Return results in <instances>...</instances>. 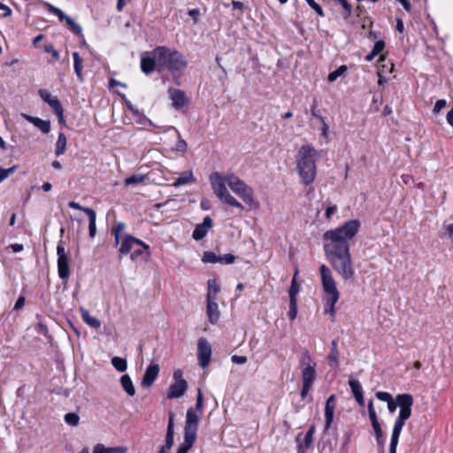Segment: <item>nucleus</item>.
I'll return each instance as SVG.
<instances>
[{"label":"nucleus","instance_id":"obj_40","mask_svg":"<svg viewBox=\"0 0 453 453\" xmlns=\"http://www.w3.org/2000/svg\"><path fill=\"white\" fill-rule=\"evenodd\" d=\"M176 132L178 134V141L175 144L174 150L176 151L185 153L188 149V144L186 141L181 138L180 132L178 130H176Z\"/></svg>","mask_w":453,"mask_h":453},{"label":"nucleus","instance_id":"obj_59","mask_svg":"<svg viewBox=\"0 0 453 453\" xmlns=\"http://www.w3.org/2000/svg\"><path fill=\"white\" fill-rule=\"evenodd\" d=\"M202 408H203V395H202L201 390L198 389L196 409V411L201 412L202 411Z\"/></svg>","mask_w":453,"mask_h":453},{"label":"nucleus","instance_id":"obj_14","mask_svg":"<svg viewBox=\"0 0 453 453\" xmlns=\"http://www.w3.org/2000/svg\"><path fill=\"white\" fill-rule=\"evenodd\" d=\"M173 413H170L168 419V426L165 435V444L162 446L158 453H169V450L173 445L174 429H173Z\"/></svg>","mask_w":453,"mask_h":453},{"label":"nucleus","instance_id":"obj_56","mask_svg":"<svg viewBox=\"0 0 453 453\" xmlns=\"http://www.w3.org/2000/svg\"><path fill=\"white\" fill-rule=\"evenodd\" d=\"M68 206L72 209H75V210H79V211H82L83 212L86 213V211L87 210H92L91 208H88V207H83L81 206L80 203L74 202V201H71L68 203Z\"/></svg>","mask_w":453,"mask_h":453},{"label":"nucleus","instance_id":"obj_42","mask_svg":"<svg viewBox=\"0 0 453 453\" xmlns=\"http://www.w3.org/2000/svg\"><path fill=\"white\" fill-rule=\"evenodd\" d=\"M144 177L145 176L142 175V174H133L132 176H130L125 180V184L127 186H130V185H135V184L141 183L143 181Z\"/></svg>","mask_w":453,"mask_h":453},{"label":"nucleus","instance_id":"obj_1","mask_svg":"<svg viewBox=\"0 0 453 453\" xmlns=\"http://www.w3.org/2000/svg\"><path fill=\"white\" fill-rule=\"evenodd\" d=\"M360 221L351 219L342 226L328 230L323 234V248L334 270L344 280L354 276L349 241L358 232Z\"/></svg>","mask_w":453,"mask_h":453},{"label":"nucleus","instance_id":"obj_21","mask_svg":"<svg viewBox=\"0 0 453 453\" xmlns=\"http://www.w3.org/2000/svg\"><path fill=\"white\" fill-rule=\"evenodd\" d=\"M151 57L144 56L141 58V69L145 74L151 73L157 66V58L154 54Z\"/></svg>","mask_w":453,"mask_h":453},{"label":"nucleus","instance_id":"obj_64","mask_svg":"<svg viewBox=\"0 0 453 453\" xmlns=\"http://www.w3.org/2000/svg\"><path fill=\"white\" fill-rule=\"evenodd\" d=\"M125 228L124 223H118L111 230L112 234L117 233L119 235L120 234V232L123 231Z\"/></svg>","mask_w":453,"mask_h":453},{"label":"nucleus","instance_id":"obj_41","mask_svg":"<svg viewBox=\"0 0 453 453\" xmlns=\"http://www.w3.org/2000/svg\"><path fill=\"white\" fill-rule=\"evenodd\" d=\"M80 418L74 412H68L65 415V421L72 426H75L79 424Z\"/></svg>","mask_w":453,"mask_h":453},{"label":"nucleus","instance_id":"obj_45","mask_svg":"<svg viewBox=\"0 0 453 453\" xmlns=\"http://www.w3.org/2000/svg\"><path fill=\"white\" fill-rule=\"evenodd\" d=\"M55 113L64 110L62 104L57 96H54L48 104Z\"/></svg>","mask_w":453,"mask_h":453},{"label":"nucleus","instance_id":"obj_16","mask_svg":"<svg viewBox=\"0 0 453 453\" xmlns=\"http://www.w3.org/2000/svg\"><path fill=\"white\" fill-rule=\"evenodd\" d=\"M159 370L160 368L157 364L150 365L142 377V385L145 388H150L157 378Z\"/></svg>","mask_w":453,"mask_h":453},{"label":"nucleus","instance_id":"obj_27","mask_svg":"<svg viewBox=\"0 0 453 453\" xmlns=\"http://www.w3.org/2000/svg\"><path fill=\"white\" fill-rule=\"evenodd\" d=\"M73 58L74 72L77 75V78L80 81H83V75H82V69H83L82 61L83 60L78 52L73 53Z\"/></svg>","mask_w":453,"mask_h":453},{"label":"nucleus","instance_id":"obj_62","mask_svg":"<svg viewBox=\"0 0 453 453\" xmlns=\"http://www.w3.org/2000/svg\"><path fill=\"white\" fill-rule=\"evenodd\" d=\"M24 304H25V297L24 296H19L14 305V310H20L24 307Z\"/></svg>","mask_w":453,"mask_h":453},{"label":"nucleus","instance_id":"obj_37","mask_svg":"<svg viewBox=\"0 0 453 453\" xmlns=\"http://www.w3.org/2000/svg\"><path fill=\"white\" fill-rule=\"evenodd\" d=\"M203 263H219V256L216 255L213 251H204L202 257Z\"/></svg>","mask_w":453,"mask_h":453},{"label":"nucleus","instance_id":"obj_32","mask_svg":"<svg viewBox=\"0 0 453 453\" xmlns=\"http://www.w3.org/2000/svg\"><path fill=\"white\" fill-rule=\"evenodd\" d=\"M111 365L114 366V368L120 372H123L127 368V363L125 358L119 357H113L111 358Z\"/></svg>","mask_w":453,"mask_h":453},{"label":"nucleus","instance_id":"obj_49","mask_svg":"<svg viewBox=\"0 0 453 453\" xmlns=\"http://www.w3.org/2000/svg\"><path fill=\"white\" fill-rule=\"evenodd\" d=\"M38 94L41 98L47 104L54 97L47 89H39Z\"/></svg>","mask_w":453,"mask_h":453},{"label":"nucleus","instance_id":"obj_29","mask_svg":"<svg viewBox=\"0 0 453 453\" xmlns=\"http://www.w3.org/2000/svg\"><path fill=\"white\" fill-rule=\"evenodd\" d=\"M66 149V136L64 133H59L58 141L56 143L55 154L59 157L63 155Z\"/></svg>","mask_w":453,"mask_h":453},{"label":"nucleus","instance_id":"obj_15","mask_svg":"<svg viewBox=\"0 0 453 453\" xmlns=\"http://www.w3.org/2000/svg\"><path fill=\"white\" fill-rule=\"evenodd\" d=\"M212 226V219L210 216H206L203 218V220L201 224L196 225L195 227L192 237L196 241L202 240L208 233L209 229Z\"/></svg>","mask_w":453,"mask_h":453},{"label":"nucleus","instance_id":"obj_63","mask_svg":"<svg viewBox=\"0 0 453 453\" xmlns=\"http://www.w3.org/2000/svg\"><path fill=\"white\" fill-rule=\"evenodd\" d=\"M54 15L58 16L60 21H66V19L69 18V16L65 15L59 8L54 13Z\"/></svg>","mask_w":453,"mask_h":453},{"label":"nucleus","instance_id":"obj_39","mask_svg":"<svg viewBox=\"0 0 453 453\" xmlns=\"http://www.w3.org/2000/svg\"><path fill=\"white\" fill-rule=\"evenodd\" d=\"M195 440L184 437V442L179 448L176 453H188V451L192 448L195 443Z\"/></svg>","mask_w":453,"mask_h":453},{"label":"nucleus","instance_id":"obj_11","mask_svg":"<svg viewBox=\"0 0 453 453\" xmlns=\"http://www.w3.org/2000/svg\"><path fill=\"white\" fill-rule=\"evenodd\" d=\"M211 347L204 338H200L197 342V358L202 368H206L211 361Z\"/></svg>","mask_w":453,"mask_h":453},{"label":"nucleus","instance_id":"obj_34","mask_svg":"<svg viewBox=\"0 0 453 453\" xmlns=\"http://www.w3.org/2000/svg\"><path fill=\"white\" fill-rule=\"evenodd\" d=\"M208 285V293L207 297H215V296L219 292V286L216 280L210 279L207 282Z\"/></svg>","mask_w":453,"mask_h":453},{"label":"nucleus","instance_id":"obj_10","mask_svg":"<svg viewBox=\"0 0 453 453\" xmlns=\"http://www.w3.org/2000/svg\"><path fill=\"white\" fill-rule=\"evenodd\" d=\"M199 417L193 409H188L186 415V422L184 427V437L188 439H196V431L198 428Z\"/></svg>","mask_w":453,"mask_h":453},{"label":"nucleus","instance_id":"obj_53","mask_svg":"<svg viewBox=\"0 0 453 453\" xmlns=\"http://www.w3.org/2000/svg\"><path fill=\"white\" fill-rule=\"evenodd\" d=\"M311 115L315 118H317L318 119H319L321 122H324V117H322L320 114H319V111L317 110V102L314 101L313 102V104L311 108Z\"/></svg>","mask_w":453,"mask_h":453},{"label":"nucleus","instance_id":"obj_51","mask_svg":"<svg viewBox=\"0 0 453 453\" xmlns=\"http://www.w3.org/2000/svg\"><path fill=\"white\" fill-rule=\"evenodd\" d=\"M367 408H368V414H369L370 420L372 421V420L378 419L376 411H375L374 407H373L372 400H371L368 403Z\"/></svg>","mask_w":453,"mask_h":453},{"label":"nucleus","instance_id":"obj_24","mask_svg":"<svg viewBox=\"0 0 453 453\" xmlns=\"http://www.w3.org/2000/svg\"><path fill=\"white\" fill-rule=\"evenodd\" d=\"M138 248L134 249L133 252L131 253V259L133 261H137L139 259L141 260H146V258L150 256V247L146 243L143 242V245H137Z\"/></svg>","mask_w":453,"mask_h":453},{"label":"nucleus","instance_id":"obj_3","mask_svg":"<svg viewBox=\"0 0 453 453\" xmlns=\"http://www.w3.org/2000/svg\"><path fill=\"white\" fill-rule=\"evenodd\" d=\"M317 156V150L310 145L302 146L298 151L296 168L303 183L305 185L312 183L315 180Z\"/></svg>","mask_w":453,"mask_h":453},{"label":"nucleus","instance_id":"obj_22","mask_svg":"<svg viewBox=\"0 0 453 453\" xmlns=\"http://www.w3.org/2000/svg\"><path fill=\"white\" fill-rule=\"evenodd\" d=\"M315 432L314 426H311L309 430L306 432L303 441L300 440V436L297 437L296 441L298 442V453H303V449H309L313 442V434Z\"/></svg>","mask_w":453,"mask_h":453},{"label":"nucleus","instance_id":"obj_5","mask_svg":"<svg viewBox=\"0 0 453 453\" xmlns=\"http://www.w3.org/2000/svg\"><path fill=\"white\" fill-rule=\"evenodd\" d=\"M210 181L214 194L222 203L241 210L244 209L243 205L227 191L228 174L223 176L219 172H213L210 175Z\"/></svg>","mask_w":453,"mask_h":453},{"label":"nucleus","instance_id":"obj_4","mask_svg":"<svg viewBox=\"0 0 453 453\" xmlns=\"http://www.w3.org/2000/svg\"><path fill=\"white\" fill-rule=\"evenodd\" d=\"M157 58L158 69H167L172 73L181 72L188 66V61L182 53L165 46H157L152 51Z\"/></svg>","mask_w":453,"mask_h":453},{"label":"nucleus","instance_id":"obj_6","mask_svg":"<svg viewBox=\"0 0 453 453\" xmlns=\"http://www.w3.org/2000/svg\"><path fill=\"white\" fill-rule=\"evenodd\" d=\"M228 187L252 210L259 207V203L254 198V190L242 180L233 173L228 174Z\"/></svg>","mask_w":453,"mask_h":453},{"label":"nucleus","instance_id":"obj_57","mask_svg":"<svg viewBox=\"0 0 453 453\" xmlns=\"http://www.w3.org/2000/svg\"><path fill=\"white\" fill-rule=\"evenodd\" d=\"M231 360L234 364L242 365L247 362V357L245 356L234 355L232 356Z\"/></svg>","mask_w":453,"mask_h":453},{"label":"nucleus","instance_id":"obj_44","mask_svg":"<svg viewBox=\"0 0 453 453\" xmlns=\"http://www.w3.org/2000/svg\"><path fill=\"white\" fill-rule=\"evenodd\" d=\"M310 7L320 17H324V11L322 7L317 4L314 0H305Z\"/></svg>","mask_w":453,"mask_h":453},{"label":"nucleus","instance_id":"obj_46","mask_svg":"<svg viewBox=\"0 0 453 453\" xmlns=\"http://www.w3.org/2000/svg\"><path fill=\"white\" fill-rule=\"evenodd\" d=\"M15 169L16 166H12L7 169L0 167V182L8 178L10 174L13 173Z\"/></svg>","mask_w":453,"mask_h":453},{"label":"nucleus","instance_id":"obj_20","mask_svg":"<svg viewBox=\"0 0 453 453\" xmlns=\"http://www.w3.org/2000/svg\"><path fill=\"white\" fill-rule=\"evenodd\" d=\"M334 402H335L334 395H330L326 402V406H325V419H326L325 428L326 429H328L330 427V426L333 422V419H334Z\"/></svg>","mask_w":453,"mask_h":453},{"label":"nucleus","instance_id":"obj_26","mask_svg":"<svg viewBox=\"0 0 453 453\" xmlns=\"http://www.w3.org/2000/svg\"><path fill=\"white\" fill-rule=\"evenodd\" d=\"M120 383H121L123 389L126 391V393L128 395H130V396L134 395L135 388L134 387V384H133L132 380L129 375H127V374L122 375L120 378Z\"/></svg>","mask_w":453,"mask_h":453},{"label":"nucleus","instance_id":"obj_61","mask_svg":"<svg viewBox=\"0 0 453 453\" xmlns=\"http://www.w3.org/2000/svg\"><path fill=\"white\" fill-rule=\"evenodd\" d=\"M388 403V411L390 413H393L395 411L396 408H397V403H396V399H391L389 402L387 403Z\"/></svg>","mask_w":453,"mask_h":453},{"label":"nucleus","instance_id":"obj_60","mask_svg":"<svg viewBox=\"0 0 453 453\" xmlns=\"http://www.w3.org/2000/svg\"><path fill=\"white\" fill-rule=\"evenodd\" d=\"M208 319L211 324L214 325L217 324L219 320V314L220 313H207Z\"/></svg>","mask_w":453,"mask_h":453},{"label":"nucleus","instance_id":"obj_18","mask_svg":"<svg viewBox=\"0 0 453 453\" xmlns=\"http://www.w3.org/2000/svg\"><path fill=\"white\" fill-rule=\"evenodd\" d=\"M22 118L39 128L43 134H49L50 131V121L44 120L38 117H34L27 113H21Z\"/></svg>","mask_w":453,"mask_h":453},{"label":"nucleus","instance_id":"obj_54","mask_svg":"<svg viewBox=\"0 0 453 453\" xmlns=\"http://www.w3.org/2000/svg\"><path fill=\"white\" fill-rule=\"evenodd\" d=\"M446 106V101L444 99L437 100L434 106V112L438 113Z\"/></svg>","mask_w":453,"mask_h":453},{"label":"nucleus","instance_id":"obj_7","mask_svg":"<svg viewBox=\"0 0 453 453\" xmlns=\"http://www.w3.org/2000/svg\"><path fill=\"white\" fill-rule=\"evenodd\" d=\"M319 272L323 289L325 293L328 296V311H334V304L339 299V292L336 288L335 280L333 277L331 270L326 265H320Z\"/></svg>","mask_w":453,"mask_h":453},{"label":"nucleus","instance_id":"obj_25","mask_svg":"<svg viewBox=\"0 0 453 453\" xmlns=\"http://www.w3.org/2000/svg\"><path fill=\"white\" fill-rule=\"evenodd\" d=\"M195 181L196 179L193 175V173L191 171H186L182 173L181 175L174 180L173 186L177 188L186 185L188 183H193Z\"/></svg>","mask_w":453,"mask_h":453},{"label":"nucleus","instance_id":"obj_2","mask_svg":"<svg viewBox=\"0 0 453 453\" xmlns=\"http://www.w3.org/2000/svg\"><path fill=\"white\" fill-rule=\"evenodd\" d=\"M399 414L395 420L390 444L389 453H396V448L403 427L407 419L411 416V407L413 405V397L410 394H399L395 396Z\"/></svg>","mask_w":453,"mask_h":453},{"label":"nucleus","instance_id":"obj_23","mask_svg":"<svg viewBox=\"0 0 453 453\" xmlns=\"http://www.w3.org/2000/svg\"><path fill=\"white\" fill-rule=\"evenodd\" d=\"M127 448L125 446L106 447L102 443H97L93 448V453H127Z\"/></svg>","mask_w":453,"mask_h":453},{"label":"nucleus","instance_id":"obj_30","mask_svg":"<svg viewBox=\"0 0 453 453\" xmlns=\"http://www.w3.org/2000/svg\"><path fill=\"white\" fill-rule=\"evenodd\" d=\"M340 353L337 349V341H332L331 351L327 357L328 361L336 367L339 365Z\"/></svg>","mask_w":453,"mask_h":453},{"label":"nucleus","instance_id":"obj_8","mask_svg":"<svg viewBox=\"0 0 453 453\" xmlns=\"http://www.w3.org/2000/svg\"><path fill=\"white\" fill-rule=\"evenodd\" d=\"M302 382L303 385L312 386L316 380V363L312 361L311 357L308 353L305 354L302 360Z\"/></svg>","mask_w":453,"mask_h":453},{"label":"nucleus","instance_id":"obj_43","mask_svg":"<svg viewBox=\"0 0 453 453\" xmlns=\"http://www.w3.org/2000/svg\"><path fill=\"white\" fill-rule=\"evenodd\" d=\"M334 2L341 4L342 6V8L344 9L345 12H344L342 17L344 19L349 18L351 15V12H352V7H351L350 4H349V2L347 0H334Z\"/></svg>","mask_w":453,"mask_h":453},{"label":"nucleus","instance_id":"obj_52","mask_svg":"<svg viewBox=\"0 0 453 453\" xmlns=\"http://www.w3.org/2000/svg\"><path fill=\"white\" fill-rule=\"evenodd\" d=\"M213 299L214 297H207V311H217L218 304Z\"/></svg>","mask_w":453,"mask_h":453},{"label":"nucleus","instance_id":"obj_12","mask_svg":"<svg viewBox=\"0 0 453 453\" xmlns=\"http://www.w3.org/2000/svg\"><path fill=\"white\" fill-rule=\"evenodd\" d=\"M170 98L172 100V105L174 109L180 110L188 103V98L183 90L170 88L168 89Z\"/></svg>","mask_w":453,"mask_h":453},{"label":"nucleus","instance_id":"obj_9","mask_svg":"<svg viewBox=\"0 0 453 453\" xmlns=\"http://www.w3.org/2000/svg\"><path fill=\"white\" fill-rule=\"evenodd\" d=\"M57 254L58 276L62 280L66 281L70 276L69 259L62 241L58 244Z\"/></svg>","mask_w":453,"mask_h":453},{"label":"nucleus","instance_id":"obj_31","mask_svg":"<svg viewBox=\"0 0 453 453\" xmlns=\"http://www.w3.org/2000/svg\"><path fill=\"white\" fill-rule=\"evenodd\" d=\"M371 423H372V426L374 430L377 443L379 445H383V443H384L383 433H382V429H381L379 420L378 419L372 420Z\"/></svg>","mask_w":453,"mask_h":453},{"label":"nucleus","instance_id":"obj_36","mask_svg":"<svg viewBox=\"0 0 453 453\" xmlns=\"http://www.w3.org/2000/svg\"><path fill=\"white\" fill-rule=\"evenodd\" d=\"M66 25L69 27V29L75 35L82 37V28L77 24L71 17H69L66 21Z\"/></svg>","mask_w":453,"mask_h":453},{"label":"nucleus","instance_id":"obj_55","mask_svg":"<svg viewBox=\"0 0 453 453\" xmlns=\"http://www.w3.org/2000/svg\"><path fill=\"white\" fill-rule=\"evenodd\" d=\"M381 104V101H380L376 95L372 96V102L371 104L370 109L372 111H378L380 109V105Z\"/></svg>","mask_w":453,"mask_h":453},{"label":"nucleus","instance_id":"obj_50","mask_svg":"<svg viewBox=\"0 0 453 453\" xmlns=\"http://www.w3.org/2000/svg\"><path fill=\"white\" fill-rule=\"evenodd\" d=\"M376 397L380 400V401H383V402H389L393 397L392 395L388 393V392H382V391H378L376 393Z\"/></svg>","mask_w":453,"mask_h":453},{"label":"nucleus","instance_id":"obj_58","mask_svg":"<svg viewBox=\"0 0 453 453\" xmlns=\"http://www.w3.org/2000/svg\"><path fill=\"white\" fill-rule=\"evenodd\" d=\"M45 50L49 53H51L52 54V57L56 59V60H59V53L58 51H57L55 49H54V46L52 44L50 45H48L45 47Z\"/></svg>","mask_w":453,"mask_h":453},{"label":"nucleus","instance_id":"obj_35","mask_svg":"<svg viewBox=\"0 0 453 453\" xmlns=\"http://www.w3.org/2000/svg\"><path fill=\"white\" fill-rule=\"evenodd\" d=\"M81 315L83 321L87 323L88 326L96 329L100 327V321L96 318L91 316L90 313H81Z\"/></svg>","mask_w":453,"mask_h":453},{"label":"nucleus","instance_id":"obj_48","mask_svg":"<svg viewBox=\"0 0 453 453\" xmlns=\"http://www.w3.org/2000/svg\"><path fill=\"white\" fill-rule=\"evenodd\" d=\"M385 49V42L382 41V40H379L377 41L374 45H373V48L372 50V51L373 52V54H375L376 56L379 55L383 50Z\"/></svg>","mask_w":453,"mask_h":453},{"label":"nucleus","instance_id":"obj_13","mask_svg":"<svg viewBox=\"0 0 453 453\" xmlns=\"http://www.w3.org/2000/svg\"><path fill=\"white\" fill-rule=\"evenodd\" d=\"M136 245H143V242L138 238L132 236L131 234H127L120 244L119 247V254L127 255L128 253H132Z\"/></svg>","mask_w":453,"mask_h":453},{"label":"nucleus","instance_id":"obj_38","mask_svg":"<svg viewBox=\"0 0 453 453\" xmlns=\"http://www.w3.org/2000/svg\"><path fill=\"white\" fill-rule=\"evenodd\" d=\"M349 385L354 396L363 393L362 386L357 380H349Z\"/></svg>","mask_w":453,"mask_h":453},{"label":"nucleus","instance_id":"obj_17","mask_svg":"<svg viewBox=\"0 0 453 453\" xmlns=\"http://www.w3.org/2000/svg\"><path fill=\"white\" fill-rule=\"evenodd\" d=\"M188 388L187 381L183 379L177 380L173 384H172L168 390V398H179L182 396Z\"/></svg>","mask_w":453,"mask_h":453},{"label":"nucleus","instance_id":"obj_19","mask_svg":"<svg viewBox=\"0 0 453 453\" xmlns=\"http://www.w3.org/2000/svg\"><path fill=\"white\" fill-rule=\"evenodd\" d=\"M300 291V286L295 279H292L288 290L289 296V311H297V295Z\"/></svg>","mask_w":453,"mask_h":453},{"label":"nucleus","instance_id":"obj_28","mask_svg":"<svg viewBox=\"0 0 453 453\" xmlns=\"http://www.w3.org/2000/svg\"><path fill=\"white\" fill-rule=\"evenodd\" d=\"M86 214L88 217V234L90 238H94L96 234V214L94 210H87Z\"/></svg>","mask_w":453,"mask_h":453},{"label":"nucleus","instance_id":"obj_33","mask_svg":"<svg viewBox=\"0 0 453 453\" xmlns=\"http://www.w3.org/2000/svg\"><path fill=\"white\" fill-rule=\"evenodd\" d=\"M348 68L346 65H341L334 72H331L327 76V81L329 82L335 81L340 76L343 75L347 72Z\"/></svg>","mask_w":453,"mask_h":453},{"label":"nucleus","instance_id":"obj_47","mask_svg":"<svg viewBox=\"0 0 453 453\" xmlns=\"http://www.w3.org/2000/svg\"><path fill=\"white\" fill-rule=\"evenodd\" d=\"M235 257L232 254H225L224 256H219V264L223 265H231L234 262Z\"/></svg>","mask_w":453,"mask_h":453}]
</instances>
